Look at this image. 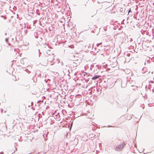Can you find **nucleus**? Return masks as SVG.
<instances>
[{"mask_svg":"<svg viewBox=\"0 0 154 154\" xmlns=\"http://www.w3.org/2000/svg\"><path fill=\"white\" fill-rule=\"evenodd\" d=\"M7 35V33H5V35Z\"/></svg>","mask_w":154,"mask_h":154,"instance_id":"nucleus-12","label":"nucleus"},{"mask_svg":"<svg viewBox=\"0 0 154 154\" xmlns=\"http://www.w3.org/2000/svg\"><path fill=\"white\" fill-rule=\"evenodd\" d=\"M26 58H24L23 60H21V62L22 63H23V60H26Z\"/></svg>","mask_w":154,"mask_h":154,"instance_id":"nucleus-5","label":"nucleus"},{"mask_svg":"<svg viewBox=\"0 0 154 154\" xmlns=\"http://www.w3.org/2000/svg\"><path fill=\"white\" fill-rule=\"evenodd\" d=\"M132 40V39L131 38V40H130V41H131Z\"/></svg>","mask_w":154,"mask_h":154,"instance_id":"nucleus-11","label":"nucleus"},{"mask_svg":"<svg viewBox=\"0 0 154 154\" xmlns=\"http://www.w3.org/2000/svg\"><path fill=\"white\" fill-rule=\"evenodd\" d=\"M102 43H100L97 44V46H98L100 44H101Z\"/></svg>","mask_w":154,"mask_h":154,"instance_id":"nucleus-8","label":"nucleus"},{"mask_svg":"<svg viewBox=\"0 0 154 154\" xmlns=\"http://www.w3.org/2000/svg\"><path fill=\"white\" fill-rule=\"evenodd\" d=\"M68 71L69 72V70H68Z\"/></svg>","mask_w":154,"mask_h":154,"instance_id":"nucleus-13","label":"nucleus"},{"mask_svg":"<svg viewBox=\"0 0 154 154\" xmlns=\"http://www.w3.org/2000/svg\"><path fill=\"white\" fill-rule=\"evenodd\" d=\"M111 127V126H109H109H108V127Z\"/></svg>","mask_w":154,"mask_h":154,"instance_id":"nucleus-10","label":"nucleus"},{"mask_svg":"<svg viewBox=\"0 0 154 154\" xmlns=\"http://www.w3.org/2000/svg\"><path fill=\"white\" fill-rule=\"evenodd\" d=\"M99 77V76L97 75H95L92 78V80H95L98 79Z\"/></svg>","mask_w":154,"mask_h":154,"instance_id":"nucleus-3","label":"nucleus"},{"mask_svg":"<svg viewBox=\"0 0 154 154\" xmlns=\"http://www.w3.org/2000/svg\"><path fill=\"white\" fill-rule=\"evenodd\" d=\"M86 74H87V73H86L85 74H84V76H85V75H86Z\"/></svg>","mask_w":154,"mask_h":154,"instance_id":"nucleus-9","label":"nucleus"},{"mask_svg":"<svg viewBox=\"0 0 154 154\" xmlns=\"http://www.w3.org/2000/svg\"><path fill=\"white\" fill-rule=\"evenodd\" d=\"M48 60H49V62L50 61H52L53 60H54V56L53 55H52L51 56H50L49 58L48 59Z\"/></svg>","mask_w":154,"mask_h":154,"instance_id":"nucleus-2","label":"nucleus"},{"mask_svg":"<svg viewBox=\"0 0 154 154\" xmlns=\"http://www.w3.org/2000/svg\"><path fill=\"white\" fill-rule=\"evenodd\" d=\"M114 150L116 151H120L122 150V146H120V145L116 146L114 148Z\"/></svg>","mask_w":154,"mask_h":154,"instance_id":"nucleus-1","label":"nucleus"},{"mask_svg":"<svg viewBox=\"0 0 154 154\" xmlns=\"http://www.w3.org/2000/svg\"><path fill=\"white\" fill-rule=\"evenodd\" d=\"M120 145V146H122V149H123V148L124 146H125V144L124 143H123L122 144Z\"/></svg>","mask_w":154,"mask_h":154,"instance_id":"nucleus-4","label":"nucleus"},{"mask_svg":"<svg viewBox=\"0 0 154 154\" xmlns=\"http://www.w3.org/2000/svg\"><path fill=\"white\" fill-rule=\"evenodd\" d=\"M38 52H39V53L38 56L39 57L40 56V54L41 53L40 51V50H38Z\"/></svg>","mask_w":154,"mask_h":154,"instance_id":"nucleus-6","label":"nucleus"},{"mask_svg":"<svg viewBox=\"0 0 154 154\" xmlns=\"http://www.w3.org/2000/svg\"><path fill=\"white\" fill-rule=\"evenodd\" d=\"M8 38H6L5 39V41L6 42H8Z\"/></svg>","mask_w":154,"mask_h":154,"instance_id":"nucleus-7","label":"nucleus"}]
</instances>
